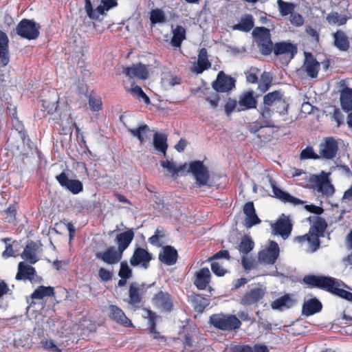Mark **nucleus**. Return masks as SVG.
I'll return each instance as SVG.
<instances>
[{
    "label": "nucleus",
    "instance_id": "1",
    "mask_svg": "<svg viewBox=\"0 0 352 352\" xmlns=\"http://www.w3.org/2000/svg\"><path fill=\"white\" fill-rule=\"evenodd\" d=\"M302 281L311 287H318L326 290L333 295L352 302V293L343 288L348 286L342 280L324 276L307 275Z\"/></svg>",
    "mask_w": 352,
    "mask_h": 352
},
{
    "label": "nucleus",
    "instance_id": "2",
    "mask_svg": "<svg viewBox=\"0 0 352 352\" xmlns=\"http://www.w3.org/2000/svg\"><path fill=\"white\" fill-rule=\"evenodd\" d=\"M309 219L312 223L309 232L305 235L296 236L294 241L300 243L307 242L308 251L314 252L320 247L319 237L324 235L327 224L323 218L318 216L309 217Z\"/></svg>",
    "mask_w": 352,
    "mask_h": 352
},
{
    "label": "nucleus",
    "instance_id": "3",
    "mask_svg": "<svg viewBox=\"0 0 352 352\" xmlns=\"http://www.w3.org/2000/svg\"><path fill=\"white\" fill-rule=\"evenodd\" d=\"M210 322L215 328L222 331L236 330L241 325V322L236 316L222 313L212 315Z\"/></svg>",
    "mask_w": 352,
    "mask_h": 352
},
{
    "label": "nucleus",
    "instance_id": "4",
    "mask_svg": "<svg viewBox=\"0 0 352 352\" xmlns=\"http://www.w3.org/2000/svg\"><path fill=\"white\" fill-rule=\"evenodd\" d=\"M329 173L322 171L319 175H312L309 182L314 185V189L326 197L332 196L335 188L329 179Z\"/></svg>",
    "mask_w": 352,
    "mask_h": 352
},
{
    "label": "nucleus",
    "instance_id": "5",
    "mask_svg": "<svg viewBox=\"0 0 352 352\" xmlns=\"http://www.w3.org/2000/svg\"><path fill=\"white\" fill-rule=\"evenodd\" d=\"M252 35L256 39L262 54L268 55L272 52L273 43L271 41L270 30L264 27L254 29Z\"/></svg>",
    "mask_w": 352,
    "mask_h": 352
},
{
    "label": "nucleus",
    "instance_id": "6",
    "mask_svg": "<svg viewBox=\"0 0 352 352\" xmlns=\"http://www.w3.org/2000/svg\"><path fill=\"white\" fill-rule=\"evenodd\" d=\"M40 25L34 21L23 19L16 27V33L21 37L28 40L36 39L39 36Z\"/></svg>",
    "mask_w": 352,
    "mask_h": 352
},
{
    "label": "nucleus",
    "instance_id": "7",
    "mask_svg": "<svg viewBox=\"0 0 352 352\" xmlns=\"http://www.w3.org/2000/svg\"><path fill=\"white\" fill-rule=\"evenodd\" d=\"M190 169L198 186H211L208 168L200 161L190 163Z\"/></svg>",
    "mask_w": 352,
    "mask_h": 352
},
{
    "label": "nucleus",
    "instance_id": "8",
    "mask_svg": "<svg viewBox=\"0 0 352 352\" xmlns=\"http://www.w3.org/2000/svg\"><path fill=\"white\" fill-rule=\"evenodd\" d=\"M272 50L276 56L288 63L296 54L298 50L295 45L289 42L276 43Z\"/></svg>",
    "mask_w": 352,
    "mask_h": 352
},
{
    "label": "nucleus",
    "instance_id": "9",
    "mask_svg": "<svg viewBox=\"0 0 352 352\" xmlns=\"http://www.w3.org/2000/svg\"><path fill=\"white\" fill-rule=\"evenodd\" d=\"M280 254V249L276 242L270 240L265 248L258 252V261L265 264L275 263Z\"/></svg>",
    "mask_w": 352,
    "mask_h": 352
},
{
    "label": "nucleus",
    "instance_id": "10",
    "mask_svg": "<svg viewBox=\"0 0 352 352\" xmlns=\"http://www.w3.org/2000/svg\"><path fill=\"white\" fill-rule=\"evenodd\" d=\"M272 232L280 235L283 239L289 237L292 230V223L288 217L282 214L277 221L271 224Z\"/></svg>",
    "mask_w": 352,
    "mask_h": 352
},
{
    "label": "nucleus",
    "instance_id": "11",
    "mask_svg": "<svg viewBox=\"0 0 352 352\" xmlns=\"http://www.w3.org/2000/svg\"><path fill=\"white\" fill-rule=\"evenodd\" d=\"M338 151V144L333 138H326L319 145V156L326 160L333 159Z\"/></svg>",
    "mask_w": 352,
    "mask_h": 352
},
{
    "label": "nucleus",
    "instance_id": "12",
    "mask_svg": "<svg viewBox=\"0 0 352 352\" xmlns=\"http://www.w3.org/2000/svg\"><path fill=\"white\" fill-rule=\"evenodd\" d=\"M153 259V255L142 248H137L130 259V263L133 267H141L147 269L150 266V262Z\"/></svg>",
    "mask_w": 352,
    "mask_h": 352
},
{
    "label": "nucleus",
    "instance_id": "13",
    "mask_svg": "<svg viewBox=\"0 0 352 352\" xmlns=\"http://www.w3.org/2000/svg\"><path fill=\"white\" fill-rule=\"evenodd\" d=\"M267 179L272 189L274 197L276 199L284 203H289L294 206L302 204L304 203L303 201L300 200V199L292 196L288 192L279 188L277 186L276 182L272 177H267Z\"/></svg>",
    "mask_w": 352,
    "mask_h": 352
},
{
    "label": "nucleus",
    "instance_id": "14",
    "mask_svg": "<svg viewBox=\"0 0 352 352\" xmlns=\"http://www.w3.org/2000/svg\"><path fill=\"white\" fill-rule=\"evenodd\" d=\"M265 293V288L261 285L252 287L240 299V303L243 306L254 305L264 297Z\"/></svg>",
    "mask_w": 352,
    "mask_h": 352
},
{
    "label": "nucleus",
    "instance_id": "15",
    "mask_svg": "<svg viewBox=\"0 0 352 352\" xmlns=\"http://www.w3.org/2000/svg\"><path fill=\"white\" fill-rule=\"evenodd\" d=\"M62 187H64L74 195L80 193L83 190L82 183L78 179H70L65 173H61L56 177Z\"/></svg>",
    "mask_w": 352,
    "mask_h": 352
},
{
    "label": "nucleus",
    "instance_id": "16",
    "mask_svg": "<svg viewBox=\"0 0 352 352\" xmlns=\"http://www.w3.org/2000/svg\"><path fill=\"white\" fill-rule=\"evenodd\" d=\"M122 254L113 247L108 248L104 252H98L96 254V257L107 263L113 265L118 263L122 259Z\"/></svg>",
    "mask_w": 352,
    "mask_h": 352
},
{
    "label": "nucleus",
    "instance_id": "17",
    "mask_svg": "<svg viewBox=\"0 0 352 352\" xmlns=\"http://www.w3.org/2000/svg\"><path fill=\"white\" fill-rule=\"evenodd\" d=\"M234 82L232 78L226 76L223 72H220L212 87L217 92H227L234 87Z\"/></svg>",
    "mask_w": 352,
    "mask_h": 352
},
{
    "label": "nucleus",
    "instance_id": "18",
    "mask_svg": "<svg viewBox=\"0 0 352 352\" xmlns=\"http://www.w3.org/2000/svg\"><path fill=\"white\" fill-rule=\"evenodd\" d=\"M124 73L130 78L145 80L148 77L147 66L141 63L124 68Z\"/></svg>",
    "mask_w": 352,
    "mask_h": 352
},
{
    "label": "nucleus",
    "instance_id": "19",
    "mask_svg": "<svg viewBox=\"0 0 352 352\" xmlns=\"http://www.w3.org/2000/svg\"><path fill=\"white\" fill-rule=\"evenodd\" d=\"M109 318L125 327H132L131 321L126 316L123 311L116 305H110L109 307Z\"/></svg>",
    "mask_w": 352,
    "mask_h": 352
},
{
    "label": "nucleus",
    "instance_id": "20",
    "mask_svg": "<svg viewBox=\"0 0 352 352\" xmlns=\"http://www.w3.org/2000/svg\"><path fill=\"white\" fill-rule=\"evenodd\" d=\"M243 210L245 215L244 225L247 228H250L253 226L261 223L260 219L256 214V210L252 201L247 202L244 205Z\"/></svg>",
    "mask_w": 352,
    "mask_h": 352
},
{
    "label": "nucleus",
    "instance_id": "21",
    "mask_svg": "<svg viewBox=\"0 0 352 352\" xmlns=\"http://www.w3.org/2000/svg\"><path fill=\"white\" fill-rule=\"evenodd\" d=\"M320 65L312 56L311 54H305V60L302 67L307 76L310 78H314L318 76L320 70Z\"/></svg>",
    "mask_w": 352,
    "mask_h": 352
},
{
    "label": "nucleus",
    "instance_id": "22",
    "mask_svg": "<svg viewBox=\"0 0 352 352\" xmlns=\"http://www.w3.org/2000/svg\"><path fill=\"white\" fill-rule=\"evenodd\" d=\"M210 67L211 63L208 58L207 50L206 48H201L199 52L197 61L194 63L191 69L194 73L201 74Z\"/></svg>",
    "mask_w": 352,
    "mask_h": 352
},
{
    "label": "nucleus",
    "instance_id": "23",
    "mask_svg": "<svg viewBox=\"0 0 352 352\" xmlns=\"http://www.w3.org/2000/svg\"><path fill=\"white\" fill-rule=\"evenodd\" d=\"M153 302L157 308L169 311L173 307L170 295L166 292H160L153 298Z\"/></svg>",
    "mask_w": 352,
    "mask_h": 352
},
{
    "label": "nucleus",
    "instance_id": "24",
    "mask_svg": "<svg viewBox=\"0 0 352 352\" xmlns=\"http://www.w3.org/2000/svg\"><path fill=\"white\" fill-rule=\"evenodd\" d=\"M134 238V232L132 230H128L118 234L115 242L118 245V250L122 254L129 247Z\"/></svg>",
    "mask_w": 352,
    "mask_h": 352
},
{
    "label": "nucleus",
    "instance_id": "25",
    "mask_svg": "<svg viewBox=\"0 0 352 352\" xmlns=\"http://www.w3.org/2000/svg\"><path fill=\"white\" fill-rule=\"evenodd\" d=\"M333 45L340 51L346 52L350 47L349 38L342 30H338L333 34Z\"/></svg>",
    "mask_w": 352,
    "mask_h": 352
},
{
    "label": "nucleus",
    "instance_id": "26",
    "mask_svg": "<svg viewBox=\"0 0 352 352\" xmlns=\"http://www.w3.org/2000/svg\"><path fill=\"white\" fill-rule=\"evenodd\" d=\"M9 61L8 38L4 32L0 31V65L6 66Z\"/></svg>",
    "mask_w": 352,
    "mask_h": 352
},
{
    "label": "nucleus",
    "instance_id": "27",
    "mask_svg": "<svg viewBox=\"0 0 352 352\" xmlns=\"http://www.w3.org/2000/svg\"><path fill=\"white\" fill-rule=\"evenodd\" d=\"M178 254L175 249L171 246H166L159 254V259L167 265H174L177 260Z\"/></svg>",
    "mask_w": 352,
    "mask_h": 352
},
{
    "label": "nucleus",
    "instance_id": "28",
    "mask_svg": "<svg viewBox=\"0 0 352 352\" xmlns=\"http://www.w3.org/2000/svg\"><path fill=\"white\" fill-rule=\"evenodd\" d=\"M38 248V245L34 242L32 241L29 243L21 254L22 258L31 264H34L39 259L37 254Z\"/></svg>",
    "mask_w": 352,
    "mask_h": 352
},
{
    "label": "nucleus",
    "instance_id": "29",
    "mask_svg": "<svg viewBox=\"0 0 352 352\" xmlns=\"http://www.w3.org/2000/svg\"><path fill=\"white\" fill-rule=\"evenodd\" d=\"M210 281V272L208 267L201 268L196 272L194 284L199 289H205Z\"/></svg>",
    "mask_w": 352,
    "mask_h": 352
},
{
    "label": "nucleus",
    "instance_id": "30",
    "mask_svg": "<svg viewBox=\"0 0 352 352\" xmlns=\"http://www.w3.org/2000/svg\"><path fill=\"white\" fill-rule=\"evenodd\" d=\"M35 269L24 262H20L18 266V272L16 275L17 280H30L32 281L35 275Z\"/></svg>",
    "mask_w": 352,
    "mask_h": 352
},
{
    "label": "nucleus",
    "instance_id": "31",
    "mask_svg": "<svg viewBox=\"0 0 352 352\" xmlns=\"http://www.w3.org/2000/svg\"><path fill=\"white\" fill-rule=\"evenodd\" d=\"M230 352H268L267 347L264 344H255L253 347L249 345H241L232 343L229 348Z\"/></svg>",
    "mask_w": 352,
    "mask_h": 352
},
{
    "label": "nucleus",
    "instance_id": "32",
    "mask_svg": "<svg viewBox=\"0 0 352 352\" xmlns=\"http://www.w3.org/2000/svg\"><path fill=\"white\" fill-rule=\"evenodd\" d=\"M142 294L143 287L142 285L136 283H131L129 289V302L135 306L139 305L142 300Z\"/></svg>",
    "mask_w": 352,
    "mask_h": 352
},
{
    "label": "nucleus",
    "instance_id": "33",
    "mask_svg": "<svg viewBox=\"0 0 352 352\" xmlns=\"http://www.w3.org/2000/svg\"><path fill=\"white\" fill-rule=\"evenodd\" d=\"M294 303L295 300L293 299L292 296L289 294H285L273 301L271 304V307L273 309L282 311L285 309L292 307Z\"/></svg>",
    "mask_w": 352,
    "mask_h": 352
},
{
    "label": "nucleus",
    "instance_id": "34",
    "mask_svg": "<svg viewBox=\"0 0 352 352\" xmlns=\"http://www.w3.org/2000/svg\"><path fill=\"white\" fill-rule=\"evenodd\" d=\"M321 309V302L316 298H312L303 304L302 312L303 315L309 316L319 312Z\"/></svg>",
    "mask_w": 352,
    "mask_h": 352
},
{
    "label": "nucleus",
    "instance_id": "35",
    "mask_svg": "<svg viewBox=\"0 0 352 352\" xmlns=\"http://www.w3.org/2000/svg\"><path fill=\"white\" fill-rule=\"evenodd\" d=\"M256 100L253 96L252 92H247L243 94L239 100V106L241 107L238 111L247 110L255 108Z\"/></svg>",
    "mask_w": 352,
    "mask_h": 352
},
{
    "label": "nucleus",
    "instance_id": "36",
    "mask_svg": "<svg viewBox=\"0 0 352 352\" xmlns=\"http://www.w3.org/2000/svg\"><path fill=\"white\" fill-rule=\"evenodd\" d=\"M254 27V19L251 14L243 15L240 21L235 24L232 28L235 30L249 32Z\"/></svg>",
    "mask_w": 352,
    "mask_h": 352
},
{
    "label": "nucleus",
    "instance_id": "37",
    "mask_svg": "<svg viewBox=\"0 0 352 352\" xmlns=\"http://www.w3.org/2000/svg\"><path fill=\"white\" fill-rule=\"evenodd\" d=\"M167 137L162 133H155L153 136V146L159 152H162L164 156L166 155L168 145Z\"/></svg>",
    "mask_w": 352,
    "mask_h": 352
},
{
    "label": "nucleus",
    "instance_id": "38",
    "mask_svg": "<svg viewBox=\"0 0 352 352\" xmlns=\"http://www.w3.org/2000/svg\"><path fill=\"white\" fill-rule=\"evenodd\" d=\"M340 102L343 110H352V89L345 87L341 91Z\"/></svg>",
    "mask_w": 352,
    "mask_h": 352
},
{
    "label": "nucleus",
    "instance_id": "39",
    "mask_svg": "<svg viewBox=\"0 0 352 352\" xmlns=\"http://www.w3.org/2000/svg\"><path fill=\"white\" fill-rule=\"evenodd\" d=\"M55 294L53 287L39 286L31 295L32 299L41 300L45 297L54 296Z\"/></svg>",
    "mask_w": 352,
    "mask_h": 352
},
{
    "label": "nucleus",
    "instance_id": "40",
    "mask_svg": "<svg viewBox=\"0 0 352 352\" xmlns=\"http://www.w3.org/2000/svg\"><path fill=\"white\" fill-rule=\"evenodd\" d=\"M128 131L140 140V144H143L150 132V129L146 124H142L137 129H129Z\"/></svg>",
    "mask_w": 352,
    "mask_h": 352
},
{
    "label": "nucleus",
    "instance_id": "41",
    "mask_svg": "<svg viewBox=\"0 0 352 352\" xmlns=\"http://www.w3.org/2000/svg\"><path fill=\"white\" fill-rule=\"evenodd\" d=\"M160 165L173 177L177 175L180 171L183 170L184 168V165H177L173 160H162Z\"/></svg>",
    "mask_w": 352,
    "mask_h": 352
},
{
    "label": "nucleus",
    "instance_id": "42",
    "mask_svg": "<svg viewBox=\"0 0 352 352\" xmlns=\"http://www.w3.org/2000/svg\"><path fill=\"white\" fill-rule=\"evenodd\" d=\"M173 36L170 43L173 46L179 47L182 42L186 38V30L181 25H177L173 30Z\"/></svg>",
    "mask_w": 352,
    "mask_h": 352
},
{
    "label": "nucleus",
    "instance_id": "43",
    "mask_svg": "<svg viewBox=\"0 0 352 352\" xmlns=\"http://www.w3.org/2000/svg\"><path fill=\"white\" fill-rule=\"evenodd\" d=\"M254 246V243L252 238L248 235H244L241 239L238 250L240 253L247 254L253 250Z\"/></svg>",
    "mask_w": 352,
    "mask_h": 352
},
{
    "label": "nucleus",
    "instance_id": "44",
    "mask_svg": "<svg viewBox=\"0 0 352 352\" xmlns=\"http://www.w3.org/2000/svg\"><path fill=\"white\" fill-rule=\"evenodd\" d=\"M326 19L330 25H342L346 23L348 18L346 15L340 14L336 12H331L327 14Z\"/></svg>",
    "mask_w": 352,
    "mask_h": 352
},
{
    "label": "nucleus",
    "instance_id": "45",
    "mask_svg": "<svg viewBox=\"0 0 352 352\" xmlns=\"http://www.w3.org/2000/svg\"><path fill=\"white\" fill-rule=\"evenodd\" d=\"M283 94L279 91H274L266 94L263 98V104L270 107L282 102Z\"/></svg>",
    "mask_w": 352,
    "mask_h": 352
},
{
    "label": "nucleus",
    "instance_id": "46",
    "mask_svg": "<svg viewBox=\"0 0 352 352\" xmlns=\"http://www.w3.org/2000/svg\"><path fill=\"white\" fill-rule=\"evenodd\" d=\"M277 5L279 12L283 16L291 14L296 8L294 3L286 2L283 0H277Z\"/></svg>",
    "mask_w": 352,
    "mask_h": 352
},
{
    "label": "nucleus",
    "instance_id": "47",
    "mask_svg": "<svg viewBox=\"0 0 352 352\" xmlns=\"http://www.w3.org/2000/svg\"><path fill=\"white\" fill-rule=\"evenodd\" d=\"M129 91L138 100L144 102L145 104L150 103V99L143 91L142 88L138 85H132Z\"/></svg>",
    "mask_w": 352,
    "mask_h": 352
},
{
    "label": "nucleus",
    "instance_id": "48",
    "mask_svg": "<svg viewBox=\"0 0 352 352\" xmlns=\"http://www.w3.org/2000/svg\"><path fill=\"white\" fill-rule=\"evenodd\" d=\"M147 318H148L149 325L151 328V333L153 335L155 339H163V337L160 335L155 329V320L157 316L151 311L147 310Z\"/></svg>",
    "mask_w": 352,
    "mask_h": 352
},
{
    "label": "nucleus",
    "instance_id": "49",
    "mask_svg": "<svg viewBox=\"0 0 352 352\" xmlns=\"http://www.w3.org/2000/svg\"><path fill=\"white\" fill-rule=\"evenodd\" d=\"M101 98L94 94H90L89 97V107L93 111H98L102 109Z\"/></svg>",
    "mask_w": 352,
    "mask_h": 352
},
{
    "label": "nucleus",
    "instance_id": "50",
    "mask_svg": "<svg viewBox=\"0 0 352 352\" xmlns=\"http://www.w3.org/2000/svg\"><path fill=\"white\" fill-rule=\"evenodd\" d=\"M150 20L152 23H164L166 20L164 12L160 9H154L151 11Z\"/></svg>",
    "mask_w": 352,
    "mask_h": 352
},
{
    "label": "nucleus",
    "instance_id": "51",
    "mask_svg": "<svg viewBox=\"0 0 352 352\" xmlns=\"http://www.w3.org/2000/svg\"><path fill=\"white\" fill-rule=\"evenodd\" d=\"M85 10L88 16L91 19H98L100 16L96 9H93L90 0H85Z\"/></svg>",
    "mask_w": 352,
    "mask_h": 352
},
{
    "label": "nucleus",
    "instance_id": "52",
    "mask_svg": "<svg viewBox=\"0 0 352 352\" xmlns=\"http://www.w3.org/2000/svg\"><path fill=\"white\" fill-rule=\"evenodd\" d=\"M320 156L319 155L316 154L313 148L311 147H307L304 150L302 151L300 153V159L301 160H307V159H314L317 160L319 159Z\"/></svg>",
    "mask_w": 352,
    "mask_h": 352
},
{
    "label": "nucleus",
    "instance_id": "53",
    "mask_svg": "<svg viewBox=\"0 0 352 352\" xmlns=\"http://www.w3.org/2000/svg\"><path fill=\"white\" fill-rule=\"evenodd\" d=\"M273 111L270 109V107L264 105L263 108L261 109V116L263 122L265 124H270L271 123V118L272 116Z\"/></svg>",
    "mask_w": 352,
    "mask_h": 352
},
{
    "label": "nucleus",
    "instance_id": "54",
    "mask_svg": "<svg viewBox=\"0 0 352 352\" xmlns=\"http://www.w3.org/2000/svg\"><path fill=\"white\" fill-rule=\"evenodd\" d=\"M16 208L13 206H10L6 210L3 212V218L6 221L13 222L16 218Z\"/></svg>",
    "mask_w": 352,
    "mask_h": 352
},
{
    "label": "nucleus",
    "instance_id": "55",
    "mask_svg": "<svg viewBox=\"0 0 352 352\" xmlns=\"http://www.w3.org/2000/svg\"><path fill=\"white\" fill-rule=\"evenodd\" d=\"M164 237V234L162 231L157 230L152 236L148 239V241L151 244L155 246L161 245V239Z\"/></svg>",
    "mask_w": 352,
    "mask_h": 352
},
{
    "label": "nucleus",
    "instance_id": "56",
    "mask_svg": "<svg viewBox=\"0 0 352 352\" xmlns=\"http://www.w3.org/2000/svg\"><path fill=\"white\" fill-rule=\"evenodd\" d=\"M289 21L292 25L299 27L302 25L304 19L300 14L293 12L290 14Z\"/></svg>",
    "mask_w": 352,
    "mask_h": 352
},
{
    "label": "nucleus",
    "instance_id": "57",
    "mask_svg": "<svg viewBox=\"0 0 352 352\" xmlns=\"http://www.w3.org/2000/svg\"><path fill=\"white\" fill-rule=\"evenodd\" d=\"M120 278H129L131 276V270L126 263H121L118 273Z\"/></svg>",
    "mask_w": 352,
    "mask_h": 352
},
{
    "label": "nucleus",
    "instance_id": "58",
    "mask_svg": "<svg viewBox=\"0 0 352 352\" xmlns=\"http://www.w3.org/2000/svg\"><path fill=\"white\" fill-rule=\"evenodd\" d=\"M98 277L102 281L106 282L111 279L112 273L105 268L101 267L98 271Z\"/></svg>",
    "mask_w": 352,
    "mask_h": 352
},
{
    "label": "nucleus",
    "instance_id": "59",
    "mask_svg": "<svg viewBox=\"0 0 352 352\" xmlns=\"http://www.w3.org/2000/svg\"><path fill=\"white\" fill-rule=\"evenodd\" d=\"M219 96L217 93L214 92L212 94L206 98V100L208 101L210 107L213 109L217 108L219 101Z\"/></svg>",
    "mask_w": 352,
    "mask_h": 352
},
{
    "label": "nucleus",
    "instance_id": "60",
    "mask_svg": "<svg viewBox=\"0 0 352 352\" xmlns=\"http://www.w3.org/2000/svg\"><path fill=\"white\" fill-rule=\"evenodd\" d=\"M211 270L214 274L219 276H222L225 274L226 270L218 262H213L211 264Z\"/></svg>",
    "mask_w": 352,
    "mask_h": 352
},
{
    "label": "nucleus",
    "instance_id": "61",
    "mask_svg": "<svg viewBox=\"0 0 352 352\" xmlns=\"http://www.w3.org/2000/svg\"><path fill=\"white\" fill-rule=\"evenodd\" d=\"M41 344L44 350H51L54 351H58L57 346L54 343L52 340H45L41 342Z\"/></svg>",
    "mask_w": 352,
    "mask_h": 352
},
{
    "label": "nucleus",
    "instance_id": "62",
    "mask_svg": "<svg viewBox=\"0 0 352 352\" xmlns=\"http://www.w3.org/2000/svg\"><path fill=\"white\" fill-rule=\"evenodd\" d=\"M236 102L234 100L229 99L225 104L226 113L229 116L235 109Z\"/></svg>",
    "mask_w": 352,
    "mask_h": 352
},
{
    "label": "nucleus",
    "instance_id": "63",
    "mask_svg": "<svg viewBox=\"0 0 352 352\" xmlns=\"http://www.w3.org/2000/svg\"><path fill=\"white\" fill-rule=\"evenodd\" d=\"M164 83H168L170 86L173 87L179 85L181 82L179 78L175 76H169L163 79Z\"/></svg>",
    "mask_w": 352,
    "mask_h": 352
},
{
    "label": "nucleus",
    "instance_id": "64",
    "mask_svg": "<svg viewBox=\"0 0 352 352\" xmlns=\"http://www.w3.org/2000/svg\"><path fill=\"white\" fill-rule=\"evenodd\" d=\"M224 258L229 260L230 258L229 252L228 250H221V251L218 252L217 253H216L215 254H214L212 256V257L210 258V260L219 259V258Z\"/></svg>",
    "mask_w": 352,
    "mask_h": 352
}]
</instances>
